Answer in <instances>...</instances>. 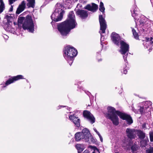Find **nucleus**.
<instances>
[{"label":"nucleus","mask_w":153,"mask_h":153,"mask_svg":"<svg viewBox=\"0 0 153 153\" xmlns=\"http://www.w3.org/2000/svg\"><path fill=\"white\" fill-rule=\"evenodd\" d=\"M132 32L134 38L136 40H139V36L138 33L134 28H132Z\"/></svg>","instance_id":"a878e982"},{"label":"nucleus","mask_w":153,"mask_h":153,"mask_svg":"<svg viewBox=\"0 0 153 153\" xmlns=\"http://www.w3.org/2000/svg\"><path fill=\"white\" fill-rule=\"evenodd\" d=\"M131 149L133 152H134L136 151L137 149V146L136 145H134L132 146L131 147Z\"/></svg>","instance_id":"2f4dec72"},{"label":"nucleus","mask_w":153,"mask_h":153,"mask_svg":"<svg viewBox=\"0 0 153 153\" xmlns=\"http://www.w3.org/2000/svg\"><path fill=\"white\" fill-rule=\"evenodd\" d=\"M146 153H153V147H151L147 150Z\"/></svg>","instance_id":"c756f323"},{"label":"nucleus","mask_w":153,"mask_h":153,"mask_svg":"<svg viewBox=\"0 0 153 153\" xmlns=\"http://www.w3.org/2000/svg\"><path fill=\"white\" fill-rule=\"evenodd\" d=\"M12 24L6 23L4 26V28L6 31L14 33L15 32V29L12 27Z\"/></svg>","instance_id":"a211bd4d"},{"label":"nucleus","mask_w":153,"mask_h":153,"mask_svg":"<svg viewBox=\"0 0 153 153\" xmlns=\"http://www.w3.org/2000/svg\"><path fill=\"white\" fill-rule=\"evenodd\" d=\"M137 133L139 137L141 139H144L146 136L145 134L141 130L137 131Z\"/></svg>","instance_id":"5701e85b"},{"label":"nucleus","mask_w":153,"mask_h":153,"mask_svg":"<svg viewBox=\"0 0 153 153\" xmlns=\"http://www.w3.org/2000/svg\"><path fill=\"white\" fill-rule=\"evenodd\" d=\"M5 18L7 19V23L12 24V22L13 20V17L10 15H7L5 16Z\"/></svg>","instance_id":"393cba45"},{"label":"nucleus","mask_w":153,"mask_h":153,"mask_svg":"<svg viewBox=\"0 0 153 153\" xmlns=\"http://www.w3.org/2000/svg\"><path fill=\"white\" fill-rule=\"evenodd\" d=\"M153 38L152 37L150 38H146V40L144 41L143 45L146 48H149V51L150 52L153 48Z\"/></svg>","instance_id":"9b49d317"},{"label":"nucleus","mask_w":153,"mask_h":153,"mask_svg":"<svg viewBox=\"0 0 153 153\" xmlns=\"http://www.w3.org/2000/svg\"><path fill=\"white\" fill-rule=\"evenodd\" d=\"M99 20L100 25V31L99 33L101 34L100 41L102 42L104 41V37L102 35V34L105 33L107 25L105 20L101 15H100L99 16Z\"/></svg>","instance_id":"1a4fd4ad"},{"label":"nucleus","mask_w":153,"mask_h":153,"mask_svg":"<svg viewBox=\"0 0 153 153\" xmlns=\"http://www.w3.org/2000/svg\"><path fill=\"white\" fill-rule=\"evenodd\" d=\"M152 104V102L150 101H146L143 102L140 104V105L144 107V110H146L149 106Z\"/></svg>","instance_id":"412c9836"},{"label":"nucleus","mask_w":153,"mask_h":153,"mask_svg":"<svg viewBox=\"0 0 153 153\" xmlns=\"http://www.w3.org/2000/svg\"><path fill=\"white\" fill-rule=\"evenodd\" d=\"M77 25L74 14L73 11L69 13L67 19L64 22L59 24L57 29L61 34L63 36H67L70 30L75 27Z\"/></svg>","instance_id":"f257e3e1"},{"label":"nucleus","mask_w":153,"mask_h":153,"mask_svg":"<svg viewBox=\"0 0 153 153\" xmlns=\"http://www.w3.org/2000/svg\"><path fill=\"white\" fill-rule=\"evenodd\" d=\"M120 45L119 52L123 55V57L126 62L129 52V45L123 41L122 40L119 42Z\"/></svg>","instance_id":"6e6552de"},{"label":"nucleus","mask_w":153,"mask_h":153,"mask_svg":"<svg viewBox=\"0 0 153 153\" xmlns=\"http://www.w3.org/2000/svg\"><path fill=\"white\" fill-rule=\"evenodd\" d=\"M85 8L89 10L94 12L98 9V6L94 3H92V6L90 5H88Z\"/></svg>","instance_id":"f3484780"},{"label":"nucleus","mask_w":153,"mask_h":153,"mask_svg":"<svg viewBox=\"0 0 153 153\" xmlns=\"http://www.w3.org/2000/svg\"><path fill=\"white\" fill-rule=\"evenodd\" d=\"M77 53V50L73 47L69 45L65 48L64 51V56L70 65L72 63L74 58L76 56Z\"/></svg>","instance_id":"7ed1b4c3"},{"label":"nucleus","mask_w":153,"mask_h":153,"mask_svg":"<svg viewBox=\"0 0 153 153\" xmlns=\"http://www.w3.org/2000/svg\"><path fill=\"white\" fill-rule=\"evenodd\" d=\"M118 153V152H117V153Z\"/></svg>","instance_id":"de8ad7c7"},{"label":"nucleus","mask_w":153,"mask_h":153,"mask_svg":"<svg viewBox=\"0 0 153 153\" xmlns=\"http://www.w3.org/2000/svg\"><path fill=\"white\" fill-rule=\"evenodd\" d=\"M64 7L60 4L58 3L56 4L55 10L51 16V19L53 21L57 22L62 19L64 13Z\"/></svg>","instance_id":"20e7f679"},{"label":"nucleus","mask_w":153,"mask_h":153,"mask_svg":"<svg viewBox=\"0 0 153 153\" xmlns=\"http://www.w3.org/2000/svg\"><path fill=\"white\" fill-rule=\"evenodd\" d=\"M60 107H63V106H61Z\"/></svg>","instance_id":"49530a36"},{"label":"nucleus","mask_w":153,"mask_h":153,"mask_svg":"<svg viewBox=\"0 0 153 153\" xmlns=\"http://www.w3.org/2000/svg\"><path fill=\"white\" fill-rule=\"evenodd\" d=\"M147 143V140H142L140 141L141 146L143 147H145Z\"/></svg>","instance_id":"c85d7f7f"},{"label":"nucleus","mask_w":153,"mask_h":153,"mask_svg":"<svg viewBox=\"0 0 153 153\" xmlns=\"http://www.w3.org/2000/svg\"><path fill=\"white\" fill-rule=\"evenodd\" d=\"M25 4H26L25 1H22L21 4H20L17 8L16 11V13L18 14H19L23 11L25 7Z\"/></svg>","instance_id":"6ab92c4d"},{"label":"nucleus","mask_w":153,"mask_h":153,"mask_svg":"<svg viewBox=\"0 0 153 153\" xmlns=\"http://www.w3.org/2000/svg\"><path fill=\"white\" fill-rule=\"evenodd\" d=\"M93 129L94 131L97 134V132H98L95 128H94Z\"/></svg>","instance_id":"79ce46f5"},{"label":"nucleus","mask_w":153,"mask_h":153,"mask_svg":"<svg viewBox=\"0 0 153 153\" xmlns=\"http://www.w3.org/2000/svg\"><path fill=\"white\" fill-rule=\"evenodd\" d=\"M127 144V146H128V147H126V148H128V147L130 145V143H126V145H125V143H124L123 144H122V146H124V147H126V145Z\"/></svg>","instance_id":"72a5a7b5"},{"label":"nucleus","mask_w":153,"mask_h":153,"mask_svg":"<svg viewBox=\"0 0 153 153\" xmlns=\"http://www.w3.org/2000/svg\"><path fill=\"white\" fill-rule=\"evenodd\" d=\"M24 79L23 76L22 75H18L11 77L6 81L4 84H3V86H2V88L6 87L7 86L9 85L17 80L20 79Z\"/></svg>","instance_id":"9d476101"},{"label":"nucleus","mask_w":153,"mask_h":153,"mask_svg":"<svg viewBox=\"0 0 153 153\" xmlns=\"http://www.w3.org/2000/svg\"><path fill=\"white\" fill-rule=\"evenodd\" d=\"M127 69H128V68L126 66V68L123 69V73L124 74H126L127 73Z\"/></svg>","instance_id":"e433bc0d"},{"label":"nucleus","mask_w":153,"mask_h":153,"mask_svg":"<svg viewBox=\"0 0 153 153\" xmlns=\"http://www.w3.org/2000/svg\"><path fill=\"white\" fill-rule=\"evenodd\" d=\"M97 134L99 136L100 141L101 142H103V138H102V136L100 134V133H99V132H97Z\"/></svg>","instance_id":"f704fd0d"},{"label":"nucleus","mask_w":153,"mask_h":153,"mask_svg":"<svg viewBox=\"0 0 153 153\" xmlns=\"http://www.w3.org/2000/svg\"><path fill=\"white\" fill-rule=\"evenodd\" d=\"M140 109L138 110L134 109V108L132 107V110L135 113H138L139 112L141 114H144L147 111V110H144V107L142 105H140Z\"/></svg>","instance_id":"aec40b11"},{"label":"nucleus","mask_w":153,"mask_h":153,"mask_svg":"<svg viewBox=\"0 0 153 153\" xmlns=\"http://www.w3.org/2000/svg\"><path fill=\"white\" fill-rule=\"evenodd\" d=\"M53 22H51V24L52 25H53Z\"/></svg>","instance_id":"a18cd8bd"},{"label":"nucleus","mask_w":153,"mask_h":153,"mask_svg":"<svg viewBox=\"0 0 153 153\" xmlns=\"http://www.w3.org/2000/svg\"><path fill=\"white\" fill-rule=\"evenodd\" d=\"M75 147L78 151V153H81L85 149L84 145L82 144H77L75 145Z\"/></svg>","instance_id":"4be33fe9"},{"label":"nucleus","mask_w":153,"mask_h":153,"mask_svg":"<svg viewBox=\"0 0 153 153\" xmlns=\"http://www.w3.org/2000/svg\"><path fill=\"white\" fill-rule=\"evenodd\" d=\"M0 13H1L4 10L5 7L3 0H0Z\"/></svg>","instance_id":"bb28decb"},{"label":"nucleus","mask_w":153,"mask_h":153,"mask_svg":"<svg viewBox=\"0 0 153 153\" xmlns=\"http://www.w3.org/2000/svg\"><path fill=\"white\" fill-rule=\"evenodd\" d=\"M150 140L151 142L153 141V131H151L149 132Z\"/></svg>","instance_id":"7c9ffc66"},{"label":"nucleus","mask_w":153,"mask_h":153,"mask_svg":"<svg viewBox=\"0 0 153 153\" xmlns=\"http://www.w3.org/2000/svg\"><path fill=\"white\" fill-rule=\"evenodd\" d=\"M146 126V124L144 123L142 125V127L143 128H145Z\"/></svg>","instance_id":"a19ab883"},{"label":"nucleus","mask_w":153,"mask_h":153,"mask_svg":"<svg viewBox=\"0 0 153 153\" xmlns=\"http://www.w3.org/2000/svg\"><path fill=\"white\" fill-rule=\"evenodd\" d=\"M22 27L24 29H27L28 31L33 33L34 30V25L31 16H27L23 24Z\"/></svg>","instance_id":"0eeeda50"},{"label":"nucleus","mask_w":153,"mask_h":153,"mask_svg":"<svg viewBox=\"0 0 153 153\" xmlns=\"http://www.w3.org/2000/svg\"><path fill=\"white\" fill-rule=\"evenodd\" d=\"M16 0H9V1L10 4H12Z\"/></svg>","instance_id":"4c0bfd02"},{"label":"nucleus","mask_w":153,"mask_h":153,"mask_svg":"<svg viewBox=\"0 0 153 153\" xmlns=\"http://www.w3.org/2000/svg\"><path fill=\"white\" fill-rule=\"evenodd\" d=\"M83 153H89V152L88 150H86L83 152Z\"/></svg>","instance_id":"ea45409f"},{"label":"nucleus","mask_w":153,"mask_h":153,"mask_svg":"<svg viewBox=\"0 0 153 153\" xmlns=\"http://www.w3.org/2000/svg\"><path fill=\"white\" fill-rule=\"evenodd\" d=\"M23 18L20 17L18 19V22L19 23H21L23 21Z\"/></svg>","instance_id":"473e14b6"},{"label":"nucleus","mask_w":153,"mask_h":153,"mask_svg":"<svg viewBox=\"0 0 153 153\" xmlns=\"http://www.w3.org/2000/svg\"><path fill=\"white\" fill-rule=\"evenodd\" d=\"M111 38L113 42L117 45H118L120 41H122L119 35L115 32L112 33Z\"/></svg>","instance_id":"4468645a"},{"label":"nucleus","mask_w":153,"mask_h":153,"mask_svg":"<svg viewBox=\"0 0 153 153\" xmlns=\"http://www.w3.org/2000/svg\"><path fill=\"white\" fill-rule=\"evenodd\" d=\"M3 36L4 38L5 39H7L8 38V36L4 34Z\"/></svg>","instance_id":"58836bf2"},{"label":"nucleus","mask_w":153,"mask_h":153,"mask_svg":"<svg viewBox=\"0 0 153 153\" xmlns=\"http://www.w3.org/2000/svg\"><path fill=\"white\" fill-rule=\"evenodd\" d=\"M107 117L111 120L113 124L116 126L118 125L119 123L117 116L123 120H126L127 124L129 125L133 123L132 120L129 115L118 111H116L113 107L109 106L107 108Z\"/></svg>","instance_id":"f03ea898"},{"label":"nucleus","mask_w":153,"mask_h":153,"mask_svg":"<svg viewBox=\"0 0 153 153\" xmlns=\"http://www.w3.org/2000/svg\"><path fill=\"white\" fill-rule=\"evenodd\" d=\"M92 153H99L98 149L95 148L94 149V151Z\"/></svg>","instance_id":"c9c22d12"},{"label":"nucleus","mask_w":153,"mask_h":153,"mask_svg":"<svg viewBox=\"0 0 153 153\" xmlns=\"http://www.w3.org/2000/svg\"><path fill=\"white\" fill-rule=\"evenodd\" d=\"M13 7H11L10 8V11H11L12 10Z\"/></svg>","instance_id":"c03bdc74"},{"label":"nucleus","mask_w":153,"mask_h":153,"mask_svg":"<svg viewBox=\"0 0 153 153\" xmlns=\"http://www.w3.org/2000/svg\"><path fill=\"white\" fill-rule=\"evenodd\" d=\"M69 117L70 120L73 122L76 126L79 127L80 120L78 117H76L74 114L69 116Z\"/></svg>","instance_id":"2eb2a0df"},{"label":"nucleus","mask_w":153,"mask_h":153,"mask_svg":"<svg viewBox=\"0 0 153 153\" xmlns=\"http://www.w3.org/2000/svg\"><path fill=\"white\" fill-rule=\"evenodd\" d=\"M99 10L100 11L103 13L104 12L105 8L104 6L103 3L101 1L100 2V5L99 6Z\"/></svg>","instance_id":"cd10ccee"},{"label":"nucleus","mask_w":153,"mask_h":153,"mask_svg":"<svg viewBox=\"0 0 153 153\" xmlns=\"http://www.w3.org/2000/svg\"><path fill=\"white\" fill-rule=\"evenodd\" d=\"M132 16L134 18L135 21L136 25H143L146 22V18L143 15H142L140 17V18H138V9L135 5L134 6L132 9L131 10Z\"/></svg>","instance_id":"423d86ee"},{"label":"nucleus","mask_w":153,"mask_h":153,"mask_svg":"<svg viewBox=\"0 0 153 153\" xmlns=\"http://www.w3.org/2000/svg\"><path fill=\"white\" fill-rule=\"evenodd\" d=\"M75 140L76 141H79L82 140L90 143L91 137L89 130L86 128L83 129L82 132H77L75 135Z\"/></svg>","instance_id":"39448f33"},{"label":"nucleus","mask_w":153,"mask_h":153,"mask_svg":"<svg viewBox=\"0 0 153 153\" xmlns=\"http://www.w3.org/2000/svg\"><path fill=\"white\" fill-rule=\"evenodd\" d=\"M88 12L84 10H79L76 12L77 15L80 16L82 19H85L88 16Z\"/></svg>","instance_id":"dca6fc26"},{"label":"nucleus","mask_w":153,"mask_h":153,"mask_svg":"<svg viewBox=\"0 0 153 153\" xmlns=\"http://www.w3.org/2000/svg\"><path fill=\"white\" fill-rule=\"evenodd\" d=\"M126 132L127 137L129 139H132L135 137L137 131L134 129L127 128L126 130Z\"/></svg>","instance_id":"ddd939ff"},{"label":"nucleus","mask_w":153,"mask_h":153,"mask_svg":"<svg viewBox=\"0 0 153 153\" xmlns=\"http://www.w3.org/2000/svg\"><path fill=\"white\" fill-rule=\"evenodd\" d=\"M83 115L91 124L95 122V119L93 115L89 112L87 111H84L83 112Z\"/></svg>","instance_id":"f8f14e48"},{"label":"nucleus","mask_w":153,"mask_h":153,"mask_svg":"<svg viewBox=\"0 0 153 153\" xmlns=\"http://www.w3.org/2000/svg\"><path fill=\"white\" fill-rule=\"evenodd\" d=\"M27 6L29 7H34L35 4V0H27Z\"/></svg>","instance_id":"b1692460"},{"label":"nucleus","mask_w":153,"mask_h":153,"mask_svg":"<svg viewBox=\"0 0 153 153\" xmlns=\"http://www.w3.org/2000/svg\"><path fill=\"white\" fill-rule=\"evenodd\" d=\"M78 0H71V2H75L77 1H78Z\"/></svg>","instance_id":"37998d69"}]
</instances>
